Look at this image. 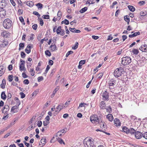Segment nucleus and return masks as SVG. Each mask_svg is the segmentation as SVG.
<instances>
[{"mask_svg": "<svg viewBox=\"0 0 147 147\" xmlns=\"http://www.w3.org/2000/svg\"><path fill=\"white\" fill-rule=\"evenodd\" d=\"M88 9L87 7H85L83 8H82L80 11V13H83L87 11Z\"/></svg>", "mask_w": 147, "mask_h": 147, "instance_id": "obj_28", "label": "nucleus"}, {"mask_svg": "<svg viewBox=\"0 0 147 147\" xmlns=\"http://www.w3.org/2000/svg\"><path fill=\"white\" fill-rule=\"evenodd\" d=\"M57 141L59 142V143L61 144L62 143L63 144H65V143L63 141L62 139L60 138H57Z\"/></svg>", "mask_w": 147, "mask_h": 147, "instance_id": "obj_29", "label": "nucleus"}, {"mask_svg": "<svg viewBox=\"0 0 147 147\" xmlns=\"http://www.w3.org/2000/svg\"><path fill=\"white\" fill-rule=\"evenodd\" d=\"M69 30L72 32L79 33L81 32L80 30H76L75 28H69Z\"/></svg>", "mask_w": 147, "mask_h": 147, "instance_id": "obj_16", "label": "nucleus"}, {"mask_svg": "<svg viewBox=\"0 0 147 147\" xmlns=\"http://www.w3.org/2000/svg\"><path fill=\"white\" fill-rule=\"evenodd\" d=\"M26 55V54L24 52L22 51L21 52V57L22 58H24Z\"/></svg>", "mask_w": 147, "mask_h": 147, "instance_id": "obj_46", "label": "nucleus"}, {"mask_svg": "<svg viewBox=\"0 0 147 147\" xmlns=\"http://www.w3.org/2000/svg\"><path fill=\"white\" fill-rule=\"evenodd\" d=\"M143 134L140 131H137L135 134V137L137 139H139L142 137Z\"/></svg>", "mask_w": 147, "mask_h": 147, "instance_id": "obj_11", "label": "nucleus"}, {"mask_svg": "<svg viewBox=\"0 0 147 147\" xmlns=\"http://www.w3.org/2000/svg\"><path fill=\"white\" fill-rule=\"evenodd\" d=\"M59 89V88L58 87H57L56 88H55V90L53 92V93L54 94H55V93L57 92V91Z\"/></svg>", "mask_w": 147, "mask_h": 147, "instance_id": "obj_61", "label": "nucleus"}, {"mask_svg": "<svg viewBox=\"0 0 147 147\" xmlns=\"http://www.w3.org/2000/svg\"><path fill=\"white\" fill-rule=\"evenodd\" d=\"M46 142V139L45 138H44L41 139L40 142V143H41L42 144H43L44 145H45Z\"/></svg>", "mask_w": 147, "mask_h": 147, "instance_id": "obj_30", "label": "nucleus"}, {"mask_svg": "<svg viewBox=\"0 0 147 147\" xmlns=\"http://www.w3.org/2000/svg\"><path fill=\"white\" fill-rule=\"evenodd\" d=\"M131 61V59L129 57H123L122 58L121 63L124 65L129 64Z\"/></svg>", "mask_w": 147, "mask_h": 147, "instance_id": "obj_3", "label": "nucleus"}, {"mask_svg": "<svg viewBox=\"0 0 147 147\" xmlns=\"http://www.w3.org/2000/svg\"><path fill=\"white\" fill-rule=\"evenodd\" d=\"M116 83V81L112 79L109 82V85L110 86H114Z\"/></svg>", "mask_w": 147, "mask_h": 147, "instance_id": "obj_17", "label": "nucleus"}, {"mask_svg": "<svg viewBox=\"0 0 147 147\" xmlns=\"http://www.w3.org/2000/svg\"><path fill=\"white\" fill-rule=\"evenodd\" d=\"M38 20H39L40 24L41 26H42L44 24V22L43 20L41 18H38Z\"/></svg>", "mask_w": 147, "mask_h": 147, "instance_id": "obj_41", "label": "nucleus"}, {"mask_svg": "<svg viewBox=\"0 0 147 147\" xmlns=\"http://www.w3.org/2000/svg\"><path fill=\"white\" fill-rule=\"evenodd\" d=\"M59 131H58L56 134V136L57 137L58 136H61L62 135V134Z\"/></svg>", "mask_w": 147, "mask_h": 147, "instance_id": "obj_55", "label": "nucleus"}, {"mask_svg": "<svg viewBox=\"0 0 147 147\" xmlns=\"http://www.w3.org/2000/svg\"><path fill=\"white\" fill-rule=\"evenodd\" d=\"M73 53V52L72 51H68L67 52V54H66V57H68L69 55Z\"/></svg>", "mask_w": 147, "mask_h": 147, "instance_id": "obj_49", "label": "nucleus"}, {"mask_svg": "<svg viewBox=\"0 0 147 147\" xmlns=\"http://www.w3.org/2000/svg\"><path fill=\"white\" fill-rule=\"evenodd\" d=\"M78 43L77 42H76L75 43V45L74 46L72 47V49H76L78 48Z\"/></svg>", "mask_w": 147, "mask_h": 147, "instance_id": "obj_39", "label": "nucleus"}, {"mask_svg": "<svg viewBox=\"0 0 147 147\" xmlns=\"http://www.w3.org/2000/svg\"><path fill=\"white\" fill-rule=\"evenodd\" d=\"M22 77L24 78H26L28 77V76L26 75L24 73H22Z\"/></svg>", "mask_w": 147, "mask_h": 147, "instance_id": "obj_64", "label": "nucleus"}, {"mask_svg": "<svg viewBox=\"0 0 147 147\" xmlns=\"http://www.w3.org/2000/svg\"><path fill=\"white\" fill-rule=\"evenodd\" d=\"M51 48V51H56L57 50V47L55 44L51 45L50 47Z\"/></svg>", "mask_w": 147, "mask_h": 147, "instance_id": "obj_23", "label": "nucleus"}, {"mask_svg": "<svg viewBox=\"0 0 147 147\" xmlns=\"http://www.w3.org/2000/svg\"><path fill=\"white\" fill-rule=\"evenodd\" d=\"M23 83L25 84H28L29 83V81L28 79L24 80L23 81Z\"/></svg>", "mask_w": 147, "mask_h": 147, "instance_id": "obj_52", "label": "nucleus"}, {"mask_svg": "<svg viewBox=\"0 0 147 147\" xmlns=\"http://www.w3.org/2000/svg\"><path fill=\"white\" fill-rule=\"evenodd\" d=\"M45 55L49 56H50L51 55V53L50 52L49 50H47L45 51Z\"/></svg>", "mask_w": 147, "mask_h": 147, "instance_id": "obj_36", "label": "nucleus"}, {"mask_svg": "<svg viewBox=\"0 0 147 147\" xmlns=\"http://www.w3.org/2000/svg\"><path fill=\"white\" fill-rule=\"evenodd\" d=\"M33 13L36 16H37L39 18L40 16V15L39 14V13L37 11H34L33 12Z\"/></svg>", "mask_w": 147, "mask_h": 147, "instance_id": "obj_43", "label": "nucleus"}, {"mask_svg": "<svg viewBox=\"0 0 147 147\" xmlns=\"http://www.w3.org/2000/svg\"><path fill=\"white\" fill-rule=\"evenodd\" d=\"M10 2L12 5L13 6H15L16 5V3L13 0H10Z\"/></svg>", "mask_w": 147, "mask_h": 147, "instance_id": "obj_56", "label": "nucleus"}, {"mask_svg": "<svg viewBox=\"0 0 147 147\" xmlns=\"http://www.w3.org/2000/svg\"><path fill=\"white\" fill-rule=\"evenodd\" d=\"M132 52L134 54L136 55H137L139 53L138 50L135 49H134L132 50Z\"/></svg>", "mask_w": 147, "mask_h": 147, "instance_id": "obj_37", "label": "nucleus"}, {"mask_svg": "<svg viewBox=\"0 0 147 147\" xmlns=\"http://www.w3.org/2000/svg\"><path fill=\"white\" fill-rule=\"evenodd\" d=\"M30 35L31 36H30V38L29 39V41L33 40L34 38V34H31Z\"/></svg>", "mask_w": 147, "mask_h": 147, "instance_id": "obj_45", "label": "nucleus"}, {"mask_svg": "<svg viewBox=\"0 0 147 147\" xmlns=\"http://www.w3.org/2000/svg\"><path fill=\"white\" fill-rule=\"evenodd\" d=\"M49 123V122L47 121H44L43 122V125L45 126H47Z\"/></svg>", "mask_w": 147, "mask_h": 147, "instance_id": "obj_60", "label": "nucleus"}, {"mask_svg": "<svg viewBox=\"0 0 147 147\" xmlns=\"http://www.w3.org/2000/svg\"><path fill=\"white\" fill-rule=\"evenodd\" d=\"M123 69L122 67H119L116 69L114 72V75L116 77L121 76L123 72Z\"/></svg>", "mask_w": 147, "mask_h": 147, "instance_id": "obj_4", "label": "nucleus"}, {"mask_svg": "<svg viewBox=\"0 0 147 147\" xmlns=\"http://www.w3.org/2000/svg\"><path fill=\"white\" fill-rule=\"evenodd\" d=\"M44 79L42 76H40L38 78V82H40L42 81Z\"/></svg>", "mask_w": 147, "mask_h": 147, "instance_id": "obj_50", "label": "nucleus"}, {"mask_svg": "<svg viewBox=\"0 0 147 147\" xmlns=\"http://www.w3.org/2000/svg\"><path fill=\"white\" fill-rule=\"evenodd\" d=\"M1 98L4 100H5L7 97L5 93V92L3 91L2 92L1 94Z\"/></svg>", "mask_w": 147, "mask_h": 147, "instance_id": "obj_22", "label": "nucleus"}, {"mask_svg": "<svg viewBox=\"0 0 147 147\" xmlns=\"http://www.w3.org/2000/svg\"><path fill=\"white\" fill-rule=\"evenodd\" d=\"M102 100L104 101H108L109 99V94L108 92L105 91L104 92L102 95Z\"/></svg>", "mask_w": 147, "mask_h": 147, "instance_id": "obj_6", "label": "nucleus"}, {"mask_svg": "<svg viewBox=\"0 0 147 147\" xmlns=\"http://www.w3.org/2000/svg\"><path fill=\"white\" fill-rule=\"evenodd\" d=\"M140 34V32H136L133 34H130L129 36V38H132L136 36H137L139 35Z\"/></svg>", "mask_w": 147, "mask_h": 147, "instance_id": "obj_21", "label": "nucleus"}, {"mask_svg": "<svg viewBox=\"0 0 147 147\" xmlns=\"http://www.w3.org/2000/svg\"><path fill=\"white\" fill-rule=\"evenodd\" d=\"M92 139L89 138L87 140L86 139H84V143L85 147H95L94 143L92 140Z\"/></svg>", "mask_w": 147, "mask_h": 147, "instance_id": "obj_1", "label": "nucleus"}, {"mask_svg": "<svg viewBox=\"0 0 147 147\" xmlns=\"http://www.w3.org/2000/svg\"><path fill=\"white\" fill-rule=\"evenodd\" d=\"M102 126L103 127L102 129V132H103L107 135H110V134L109 133L105 132L106 129H107L106 125L105 124L103 123L102 124Z\"/></svg>", "mask_w": 147, "mask_h": 147, "instance_id": "obj_15", "label": "nucleus"}, {"mask_svg": "<svg viewBox=\"0 0 147 147\" xmlns=\"http://www.w3.org/2000/svg\"><path fill=\"white\" fill-rule=\"evenodd\" d=\"M9 106L7 105H5L2 110V112L4 113H6L9 110Z\"/></svg>", "mask_w": 147, "mask_h": 147, "instance_id": "obj_12", "label": "nucleus"}, {"mask_svg": "<svg viewBox=\"0 0 147 147\" xmlns=\"http://www.w3.org/2000/svg\"><path fill=\"white\" fill-rule=\"evenodd\" d=\"M67 128H65L59 131L61 133H65L67 131Z\"/></svg>", "mask_w": 147, "mask_h": 147, "instance_id": "obj_51", "label": "nucleus"}, {"mask_svg": "<svg viewBox=\"0 0 147 147\" xmlns=\"http://www.w3.org/2000/svg\"><path fill=\"white\" fill-rule=\"evenodd\" d=\"M38 90H35L32 93V96H33L34 95H36L38 93Z\"/></svg>", "mask_w": 147, "mask_h": 147, "instance_id": "obj_59", "label": "nucleus"}, {"mask_svg": "<svg viewBox=\"0 0 147 147\" xmlns=\"http://www.w3.org/2000/svg\"><path fill=\"white\" fill-rule=\"evenodd\" d=\"M36 5L38 7V9H41L42 8L43 5L41 3H38L36 4Z\"/></svg>", "mask_w": 147, "mask_h": 147, "instance_id": "obj_25", "label": "nucleus"}, {"mask_svg": "<svg viewBox=\"0 0 147 147\" xmlns=\"http://www.w3.org/2000/svg\"><path fill=\"white\" fill-rule=\"evenodd\" d=\"M20 62L22 63L19 65V68L20 71L25 70V69H24V68H25L24 65L25 61L24 60H22L21 59H20Z\"/></svg>", "mask_w": 147, "mask_h": 147, "instance_id": "obj_7", "label": "nucleus"}, {"mask_svg": "<svg viewBox=\"0 0 147 147\" xmlns=\"http://www.w3.org/2000/svg\"><path fill=\"white\" fill-rule=\"evenodd\" d=\"M62 15V13L61 12V11L59 10L57 14V16L59 17V19H60Z\"/></svg>", "mask_w": 147, "mask_h": 147, "instance_id": "obj_44", "label": "nucleus"}, {"mask_svg": "<svg viewBox=\"0 0 147 147\" xmlns=\"http://www.w3.org/2000/svg\"><path fill=\"white\" fill-rule=\"evenodd\" d=\"M128 7L129 10L133 12L135 10V8L132 6L129 5Z\"/></svg>", "mask_w": 147, "mask_h": 147, "instance_id": "obj_26", "label": "nucleus"}, {"mask_svg": "<svg viewBox=\"0 0 147 147\" xmlns=\"http://www.w3.org/2000/svg\"><path fill=\"white\" fill-rule=\"evenodd\" d=\"M124 20L127 23V24H129V22L130 21L129 17L128 16H126L124 17Z\"/></svg>", "mask_w": 147, "mask_h": 147, "instance_id": "obj_27", "label": "nucleus"}, {"mask_svg": "<svg viewBox=\"0 0 147 147\" xmlns=\"http://www.w3.org/2000/svg\"><path fill=\"white\" fill-rule=\"evenodd\" d=\"M32 28L34 30H36L37 28V25L36 24H34L32 26Z\"/></svg>", "mask_w": 147, "mask_h": 147, "instance_id": "obj_57", "label": "nucleus"}, {"mask_svg": "<svg viewBox=\"0 0 147 147\" xmlns=\"http://www.w3.org/2000/svg\"><path fill=\"white\" fill-rule=\"evenodd\" d=\"M114 123L116 124V125L120 126L121 125L120 120L117 118H115L114 120Z\"/></svg>", "mask_w": 147, "mask_h": 147, "instance_id": "obj_18", "label": "nucleus"}, {"mask_svg": "<svg viewBox=\"0 0 147 147\" xmlns=\"http://www.w3.org/2000/svg\"><path fill=\"white\" fill-rule=\"evenodd\" d=\"M61 23L62 24H64L66 25H68L69 24V22L68 20L65 19L62 21Z\"/></svg>", "mask_w": 147, "mask_h": 147, "instance_id": "obj_32", "label": "nucleus"}, {"mask_svg": "<svg viewBox=\"0 0 147 147\" xmlns=\"http://www.w3.org/2000/svg\"><path fill=\"white\" fill-rule=\"evenodd\" d=\"M42 122L41 121H39L38 122L37 125L38 127H40L42 126Z\"/></svg>", "mask_w": 147, "mask_h": 147, "instance_id": "obj_58", "label": "nucleus"}, {"mask_svg": "<svg viewBox=\"0 0 147 147\" xmlns=\"http://www.w3.org/2000/svg\"><path fill=\"white\" fill-rule=\"evenodd\" d=\"M6 81L5 79H3L2 81V83L0 84L1 88L2 89H4L5 87Z\"/></svg>", "mask_w": 147, "mask_h": 147, "instance_id": "obj_19", "label": "nucleus"}, {"mask_svg": "<svg viewBox=\"0 0 147 147\" xmlns=\"http://www.w3.org/2000/svg\"><path fill=\"white\" fill-rule=\"evenodd\" d=\"M90 119V121L93 123L98 124L100 123V120L96 115L91 116Z\"/></svg>", "mask_w": 147, "mask_h": 147, "instance_id": "obj_5", "label": "nucleus"}, {"mask_svg": "<svg viewBox=\"0 0 147 147\" xmlns=\"http://www.w3.org/2000/svg\"><path fill=\"white\" fill-rule=\"evenodd\" d=\"M20 104V102H19L18 104V105H15L11 108V112H13V113L17 112L18 111V108Z\"/></svg>", "mask_w": 147, "mask_h": 147, "instance_id": "obj_8", "label": "nucleus"}, {"mask_svg": "<svg viewBox=\"0 0 147 147\" xmlns=\"http://www.w3.org/2000/svg\"><path fill=\"white\" fill-rule=\"evenodd\" d=\"M10 34L7 31L3 30L1 33V35L2 36L6 38H7L10 36Z\"/></svg>", "mask_w": 147, "mask_h": 147, "instance_id": "obj_9", "label": "nucleus"}, {"mask_svg": "<svg viewBox=\"0 0 147 147\" xmlns=\"http://www.w3.org/2000/svg\"><path fill=\"white\" fill-rule=\"evenodd\" d=\"M20 94L21 95V97L22 98H24L25 96V94L23 92H21L20 93Z\"/></svg>", "mask_w": 147, "mask_h": 147, "instance_id": "obj_53", "label": "nucleus"}, {"mask_svg": "<svg viewBox=\"0 0 147 147\" xmlns=\"http://www.w3.org/2000/svg\"><path fill=\"white\" fill-rule=\"evenodd\" d=\"M139 49L143 52H147V45L144 44L142 45Z\"/></svg>", "mask_w": 147, "mask_h": 147, "instance_id": "obj_10", "label": "nucleus"}, {"mask_svg": "<svg viewBox=\"0 0 147 147\" xmlns=\"http://www.w3.org/2000/svg\"><path fill=\"white\" fill-rule=\"evenodd\" d=\"M50 68V66L48 65L46 69L45 70V72L43 73L44 75L45 76H46V74L47 73L48 71L49 70Z\"/></svg>", "mask_w": 147, "mask_h": 147, "instance_id": "obj_31", "label": "nucleus"}, {"mask_svg": "<svg viewBox=\"0 0 147 147\" xmlns=\"http://www.w3.org/2000/svg\"><path fill=\"white\" fill-rule=\"evenodd\" d=\"M13 76L12 75L9 76L8 79L9 82H11L13 79Z\"/></svg>", "mask_w": 147, "mask_h": 147, "instance_id": "obj_34", "label": "nucleus"}, {"mask_svg": "<svg viewBox=\"0 0 147 147\" xmlns=\"http://www.w3.org/2000/svg\"><path fill=\"white\" fill-rule=\"evenodd\" d=\"M147 13L145 11H141L140 13V15L142 16H144L146 15Z\"/></svg>", "mask_w": 147, "mask_h": 147, "instance_id": "obj_40", "label": "nucleus"}, {"mask_svg": "<svg viewBox=\"0 0 147 147\" xmlns=\"http://www.w3.org/2000/svg\"><path fill=\"white\" fill-rule=\"evenodd\" d=\"M106 117L108 120L111 121H112L114 119L112 115L111 114L107 115Z\"/></svg>", "mask_w": 147, "mask_h": 147, "instance_id": "obj_20", "label": "nucleus"}, {"mask_svg": "<svg viewBox=\"0 0 147 147\" xmlns=\"http://www.w3.org/2000/svg\"><path fill=\"white\" fill-rule=\"evenodd\" d=\"M142 136L145 139H147V132L143 134Z\"/></svg>", "mask_w": 147, "mask_h": 147, "instance_id": "obj_54", "label": "nucleus"}, {"mask_svg": "<svg viewBox=\"0 0 147 147\" xmlns=\"http://www.w3.org/2000/svg\"><path fill=\"white\" fill-rule=\"evenodd\" d=\"M85 60H81L80 61L79 63H80V65H82L85 63Z\"/></svg>", "mask_w": 147, "mask_h": 147, "instance_id": "obj_62", "label": "nucleus"}, {"mask_svg": "<svg viewBox=\"0 0 147 147\" xmlns=\"http://www.w3.org/2000/svg\"><path fill=\"white\" fill-rule=\"evenodd\" d=\"M135 130L133 128H131L130 129V132L131 134H134V133H135Z\"/></svg>", "mask_w": 147, "mask_h": 147, "instance_id": "obj_48", "label": "nucleus"}, {"mask_svg": "<svg viewBox=\"0 0 147 147\" xmlns=\"http://www.w3.org/2000/svg\"><path fill=\"white\" fill-rule=\"evenodd\" d=\"M27 5L30 7H32L34 5V3L32 1H29L27 3Z\"/></svg>", "mask_w": 147, "mask_h": 147, "instance_id": "obj_38", "label": "nucleus"}, {"mask_svg": "<svg viewBox=\"0 0 147 147\" xmlns=\"http://www.w3.org/2000/svg\"><path fill=\"white\" fill-rule=\"evenodd\" d=\"M29 71L31 73V75L32 76H34L35 72L33 68L30 69V70H29Z\"/></svg>", "mask_w": 147, "mask_h": 147, "instance_id": "obj_33", "label": "nucleus"}, {"mask_svg": "<svg viewBox=\"0 0 147 147\" xmlns=\"http://www.w3.org/2000/svg\"><path fill=\"white\" fill-rule=\"evenodd\" d=\"M12 21L8 18L5 19L3 22V25L4 27L7 29H9L11 28L12 26Z\"/></svg>", "mask_w": 147, "mask_h": 147, "instance_id": "obj_2", "label": "nucleus"}, {"mask_svg": "<svg viewBox=\"0 0 147 147\" xmlns=\"http://www.w3.org/2000/svg\"><path fill=\"white\" fill-rule=\"evenodd\" d=\"M6 2L5 0H0V8H3L6 5Z\"/></svg>", "mask_w": 147, "mask_h": 147, "instance_id": "obj_13", "label": "nucleus"}, {"mask_svg": "<svg viewBox=\"0 0 147 147\" xmlns=\"http://www.w3.org/2000/svg\"><path fill=\"white\" fill-rule=\"evenodd\" d=\"M122 130L124 132H125L127 134L130 132V129L126 127H123L122 128Z\"/></svg>", "mask_w": 147, "mask_h": 147, "instance_id": "obj_24", "label": "nucleus"}, {"mask_svg": "<svg viewBox=\"0 0 147 147\" xmlns=\"http://www.w3.org/2000/svg\"><path fill=\"white\" fill-rule=\"evenodd\" d=\"M107 111H109V113H111L112 112V109L111 107L109 106L108 109H107Z\"/></svg>", "mask_w": 147, "mask_h": 147, "instance_id": "obj_63", "label": "nucleus"}, {"mask_svg": "<svg viewBox=\"0 0 147 147\" xmlns=\"http://www.w3.org/2000/svg\"><path fill=\"white\" fill-rule=\"evenodd\" d=\"M145 3V2L144 1H139L138 3V4L142 6Z\"/></svg>", "mask_w": 147, "mask_h": 147, "instance_id": "obj_47", "label": "nucleus"}, {"mask_svg": "<svg viewBox=\"0 0 147 147\" xmlns=\"http://www.w3.org/2000/svg\"><path fill=\"white\" fill-rule=\"evenodd\" d=\"M19 50H20L21 49H23L24 47V43H20L19 44Z\"/></svg>", "mask_w": 147, "mask_h": 147, "instance_id": "obj_35", "label": "nucleus"}, {"mask_svg": "<svg viewBox=\"0 0 147 147\" xmlns=\"http://www.w3.org/2000/svg\"><path fill=\"white\" fill-rule=\"evenodd\" d=\"M42 17L44 19H49V16L48 15H43L42 16Z\"/></svg>", "mask_w": 147, "mask_h": 147, "instance_id": "obj_42", "label": "nucleus"}, {"mask_svg": "<svg viewBox=\"0 0 147 147\" xmlns=\"http://www.w3.org/2000/svg\"><path fill=\"white\" fill-rule=\"evenodd\" d=\"M64 105L63 103L60 104L57 107V110L55 111V112H57V113H59L61 110L62 109L63 107L65 106H64Z\"/></svg>", "mask_w": 147, "mask_h": 147, "instance_id": "obj_14", "label": "nucleus"}]
</instances>
